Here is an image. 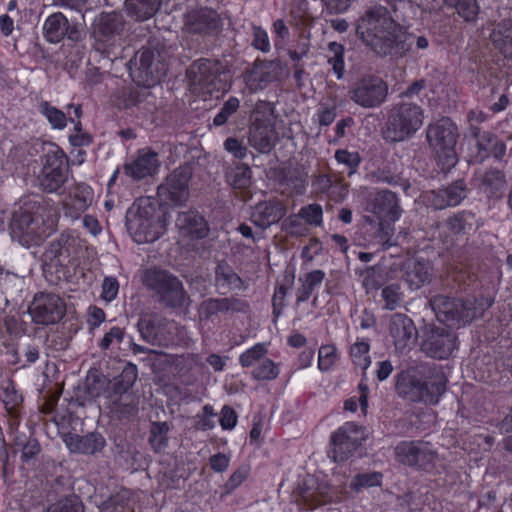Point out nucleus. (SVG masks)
Masks as SVG:
<instances>
[{"instance_id": "ea45409f", "label": "nucleus", "mask_w": 512, "mask_h": 512, "mask_svg": "<svg viewBox=\"0 0 512 512\" xmlns=\"http://www.w3.org/2000/svg\"><path fill=\"white\" fill-rule=\"evenodd\" d=\"M382 478L383 476L380 472L359 473L351 480L350 488L354 492H359L363 489L377 487L381 485Z\"/></svg>"}, {"instance_id": "c756f323", "label": "nucleus", "mask_w": 512, "mask_h": 512, "mask_svg": "<svg viewBox=\"0 0 512 512\" xmlns=\"http://www.w3.org/2000/svg\"><path fill=\"white\" fill-rule=\"evenodd\" d=\"M176 225L183 235H189L193 238H203L208 233L205 219L195 211L180 213Z\"/></svg>"}, {"instance_id": "bf43d9fd", "label": "nucleus", "mask_w": 512, "mask_h": 512, "mask_svg": "<svg viewBox=\"0 0 512 512\" xmlns=\"http://www.w3.org/2000/svg\"><path fill=\"white\" fill-rule=\"evenodd\" d=\"M322 208L320 205L311 204L306 207H303L299 211V217L304 219L307 223L311 225H320L322 223Z\"/></svg>"}, {"instance_id": "39448f33", "label": "nucleus", "mask_w": 512, "mask_h": 512, "mask_svg": "<svg viewBox=\"0 0 512 512\" xmlns=\"http://www.w3.org/2000/svg\"><path fill=\"white\" fill-rule=\"evenodd\" d=\"M421 107L404 103L392 109L384 137L391 142H400L416 133L423 124Z\"/></svg>"}, {"instance_id": "a19ab883", "label": "nucleus", "mask_w": 512, "mask_h": 512, "mask_svg": "<svg viewBox=\"0 0 512 512\" xmlns=\"http://www.w3.org/2000/svg\"><path fill=\"white\" fill-rule=\"evenodd\" d=\"M338 360L337 348L332 344L322 345L318 352V369L330 371Z\"/></svg>"}, {"instance_id": "ddd939ff", "label": "nucleus", "mask_w": 512, "mask_h": 512, "mask_svg": "<svg viewBox=\"0 0 512 512\" xmlns=\"http://www.w3.org/2000/svg\"><path fill=\"white\" fill-rule=\"evenodd\" d=\"M387 95V86L379 78L365 77L355 84L351 98L363 107H374L381 104Z\"/></svg>"}, {"instance_id": "4468645a", "label": "nucleus", "mask_w": 512, "mask_h": 512, "mask_svg": "<svg viewBox=\"0 0 512 512\" xmlns=\"http://www.w3.org/2000/svg\"><path fill=\"white\" fill-rule=\"evenodd\" d=\"M395 454L399 462L409 466H425L436 458L432 446L424 442L403 441L395 447Z\"/></svg>"}, {"instance_id": "bb28decb", "label": "nucleus", "mask_w": 512, "mask_h": 512, "mask_svg": "<svg viewBox=\"0 0 512 512\" xmlns=\"http://www.w3.org/2000/svg\"><path fill=\"white\" fill-rule=\"evenodd\" d=\"M465 185L463 181H457L446 188L432 192L431 205L435 209H444L449 206H457L465 198Z\"/></svg>"}, {"instance_id": "72a5a7b5", "label": "nucleus", "mask_w": 512, "mask_h": 512, "mask_svg": "<svg viewBox=\"0 0 512 512\" xmlns=\"http://www.w3.org/2000/svg\"><path fill=\"white\" fill-rule=\"evenodd\" d=\"M159 0H126L125 6L128 14L136 20L151 18L159 7Z\"/></svg>"}, {"instance_id": "f257e3e1", "label": "nucleus", "mask_w": 512, "mask_h": 512, "mask_svg": "<svg viewBox=\"0 0 512 512\" xmlns=\"http://www.w3.org/2000/svg\"><path fill=\"white\" fill-rule=\"evenodd\" d=\"M400 26L387 8L376 6L366 11L360 19L357 32L361 39L377 54H389L395 48Z\"/></svg>"}, {"instance_id": "c85d7f7f", "label": "nucleus", "mask_w": 512, "mask_h": 512, "mask_svg": "<svg viewBox=\"0 0 512 512\" xmlns=\"http://www.w3.org/2000/svg\"><path fill=\"white\" fill-rule=\"evenodd\" d=\"M191 177L188 168L176 169L168 177V191L171 201L175 205H181L188 199V183Z\"/></svg>"}, {"instance_id": "c9c22d12", "label": "nucleus", "mask_w": 512, "mask_h": 512, "mask_svg": "<svg viewBox=\"0 0 512 512\" xmlns=\"http://www.w3.org/2000/svg\"><path fill=\"white\" fill-rule=\"evenodd\" d=\"M138 329L141 337L146 342L152 345L160 343V324L157 316L142 315L138 322Z\"/></svg>"}, {"instance_id": "dca6fc26", "label": "nucleus", "mask_w": 512, "mask_h": 512, "mask_svg": "<svg viewBox=\"0 0 512 512\" xmlns=\"http://www.w3.org/2000/svg\"><path fill=\"white\" fill-rule=\"evenodd\" d=\"M424 350L433 358L446 359L456 348V337L445 327H437L424 342Z\"/></svg>"}, {"instance_id": "774afa93", "label": "nucleus", "mask_w": 512, "mask_h": 512, "mask_svg": "<svg viewBox=\"0 0 512 512\" xmlns=\"http://www.w3.org/2000/svg\"><path fill=\"white\" fill-rule=\"evenodd\" d=\"M325 278V273L322 270H314L309 272L304 279H300L302 284L312 292L318 288Z\"/></svg>"}, {"instance_id": "f8f14e48", "label": "nucleus", "mask_w": 512, "mask_h": 512, "mask_svg": "<svg viewBox=\"0 0 512 512\" xmlns=\"http://www.w3.org/2000/svg\"><path fill=\"white\" fill-rule=\"evenodd\" d=\"M431 305L440 322L468 323L476 316L471 303L458 299L438 296L432 300Z\"/></svg>"}, {"instance_id": "8fccbe9b", "label": "nucleus", "mask_w": 512, "mask_h": 512, "mask_svg": "<svg viewBox=\"0 0 512 512\" xmlns=\"http://www.w3.org/2000/svg\"><path fill=\"white\" fill-rule=\"evenodd\" d=\"M118 292H119L118 280L113 276L104 277L102 284H101L100 298L106 303H111L112 301H114L117 298Z\"/></svg>"}, {"instance_id": "052dcab7", "label": "nucleus", "mask_w": 512, "mask_h": 512, "mask_svg": "<svg viewBox=\"0 0 512 512\" xmlns=\"http://www.w3.org/2000/svg\"><path fill=\"white\" fill-rule=\"evenodd\" d=\"M142 283L151 290L160 291V270L157 265L146 268L142 275Z\"/></svg>"}, {"instance_id": "37998d69", "label": "nucleus", "mask_w": 512, "mask_h": 512, "mask_svg": "<svg viewBox=\"0 0 512 512\" xmlns=\"http://www.w3.org/2000/svg\"><path fill=\"white\" fill-rule=\"evenodd\" d=\"M445 2L454 6L466 21H474L478 15L479 7L476 0H445Z\"/></svg>"}, {"instance_id": "6e6552de", "label": "nucleus", "mask_w": 512, "mask_h": 512, "mask_svg": "<svg viewBox=\"0 0 512 512\" xmlns=\"http://www.w3.org/2000/svg\"><path fill=\"white\" fill-rule=\"evenodd\" d=\"M54 221L44 223L38 216L22 213L11 223V237L24 247L40 244L53 232Z\"/></svg>"}, {"instance_id": "a878e982", "label": "nucleus", "mask_w": 512, "mask_h": 512, "mask_svg": "<svg viewBox=\"0 0 512 512\" xmlns=\"http://www.w3.org/2000/svg\"><path fill=\"white\" fill-rule=\"evenodd\" d=\"M403 277L411 290H418L430 281V265L424 260H408L404 265Z\"/></svg>"}, {"instance_id": "3c124183", "label": "nucleus", "mask_w": 512, "mask_h": 512, "mask_svg": "<svg viewBox=\"0 0 512 512\" xmlns=\"http://www.w3.org/2000/svg\"><path fill=\"white\" fill-rule=\"evenodd\" d=\"M239 100L236 97H230L221 108L220 112L214 117L213 123L215 126L224 125L229 117L233 115L239 108Z\"/></svg>"}, {"instance_id": "58836bf2", "label": "nucleus", "mask_w": 512, "mask_h": 512, "mask_svg": "<svg viewBox=\"0 0 512 512\" xmlns=\"http://www.w3.org/2000/svg\"><path fill=\"white\" fill-rule=\"evenodd\" d=\"M227 181L236 189L248 188L251 184V170L249 166L240 164L232 168L227 174Z\"/></svg>"}, {"instance_id": "6ab92c4d", "label": "nucleus", "mask_w": 512, "mask_h": 512, "mask_svg": "<svg viewBox=\"0 0 512 512\" xmlns=\"http://www.w3.org/2000/svg\"><path fill=\"white\" fill-rule=\"evenodd\" d=\"M153 53L149 49L138 51L131 62L130 76L138 86L152 87L157 80L153 74Z\"/></svg>"}, {"instance_id": "f3484780", "label": "nucleus", "mask_w": 512, "mask_h": 512, "mask_svg": "<svg viewBox=\"0 0 512 512\" xmlns=\"http://www.w3.org/2000/svg\"><path fill=\"white\" fill-rule=\"evenodd\" d=\"M367 209L379 220L396 221L401 216L399 200L395 193L388 190L377 192Z\"/></svg>"}, {"instance_id": "2eb2a0df", "label": "nucleus", "mask_w": 512, "mask_h": 512, "mask_svg": "<svg viewBox=\"0 0 512 512\" xmlns=\"http://www.w3.org/2000/svg\"><path fill=\"white\" fill-rule=\"evenodd\" d=\"M22 331L20 323L14 317L0 318V355H6L10 364H17V339Z\"/></svg>"}, {"instance_id": "5fc2aeb1", "label": "nucleus", "mask_w": 512, "mask_h": 512, "mask_svg": "<svg viewBox=\"0 0 512 512\" xmlns=\"http://www.w3.org/2000/svg\"><path fill=\"white\" fill-rule=\"evenodd\" d=\"M359 389H360V396H359L358 400L354 397L349 398L348 400L345 401L344 408L347 411L355 412L357 410L358 404H359L363 414L365 415L367 413V409H368V388L363 383H361L359 385Z\"/></svg>"}, {"instance_id": "680f3d73", "label": "nucleus", "mask_w": 512, "mask_h": 512, "mask_svg": "<svg viewBox=\"0 0 512 512\" xmlns=\"http://www.w3.org/2000/svg\"><path fill=\"white\" fill-rule=\"evenodd\" d=\"M162 392L168 398V405H178L181 402H187L189 399L187 391L179 387L165 386Z\"/></svg>"}, {"instance_id": "473e14b6", "label": "nucleus", "mask_w": 512, "mask_h": 512, "mask_svg": "<svg viewBox=\"0 0 512 512\" xmlns=\"http://www.w3.org/2000/svg\"><path fill=\"white\" fill-rule=\"evenodd\" d=\"M301 499L310 509L329 503L332 500L330 487L326 484L307 486L301 492Z\"/></svg>"}, {"instance_id": "09e8293b", "label": "nucleus", "mask_w": 512, "mask_h": 512, "mask_svg": "<svg viewBox=\"0 0 512 512\" xmlns=\"http://www.w3.org/2000/svg\"><path fill=\"white\" fill-rule=\"evenodd\" d=\"M0 399L9 412H12L22 402V396L12 384L0 388Z\"/></svg>"}, {"instance_id": "aec40b11", "label": "nucleus", "mask_w": 512, "mask_h": 512, "mask_svg": "<svg viewBox=\"0 0 512 512\" xmlns=\"http://www.w3.org/2000/svg\"><path fill=\"white\" fill-rule=\"evenodd\" d=\"M389 331L397 350L409 347L416 337L414 323L404 314H395L391 317Z\"/></svg>"}, {"instance_id": "2f4dec72", "label": "nucleus", "mask_w": 512, "mask_h": 512, "mask_svg": "<svg viewBox=\"0 0 512 512\" xmlns=\"http://www.w3.org/2000/svg\"><path fill=\"white\" fill-rule=\"evenodd\" d=\"M168 306L180 307L185 302L181 282L174 276L162 271V303Z\"/></svg>"}, {"instance_id": "393cba45", "label": "nucleus", "mask_w": 512, "mask_h": 512, "mask_svg": "<svg viewBox=\"0 0 512 512\" xmlns=\"http://www.w3.org/2000/svg\"><path fill=\"white\" fill-rule=\"evenodd\" d=\"M64 443L72 453L94 454L104 447L105 440L98 433H89L85 436L68 434L64 437Z\"/></svg>"}, {"instance_id": "412c9836", "label": "nucleus", "mask_w": 512, "mask_h": 512, "mask_svg": "<svg viewBox=\"0 0 512 512\" xmlns=\"http://www.w3.org/2000/svg\"><path fill=\"white\" fill-rule=\"evenodd\" d=\"M286 214L285 205L277 200L258 203L252 212V222L260 228H268L279 222Z\"/></svg>"}, {"instance_id": "a211bd4d", "label": "nucleus", "mask_w": 512, "mask_h": 512, "mask_svg": "<svg viewBox=\"0 0 512 512\" xmlns=\"http://www.w3.org/2000/svg\"><path fill=\"white\" fill-rule=\"evenodd\" d=\"M93 201V190L85 184L73 187L63 199L64 214L71 219H78Z\"/></svg>"}, {"instance_id": "f704fd0d", "label": "nucleus", "mask_w": 512, "mask_h": 512, "mask_svg": "<svg viewBox=\"0 0 512 512\" xmlns=\"http://www.w3.org/2000/svg\"><path fill=\"white\" fill-rule=\"evenodd\" d=\"M477 148L479 150V159H484L489 154L500 159L506 152V146L502 141H499L496 137L490 133H484L480 136L477 141Z\"/></svg>"}, {"instance_id": "7ed1b4c3", "label": "nucleus", "mask_w": 512, "mask_h": 512, "mask_svg": "<svg viewBox=\"0 0 512 512\" xmlns=\"http://www.w3.org/2000/svg\"><path fill=\"white\" fill-rule=\"evenodd\" d=\"M447 379L443 374L423 377L415 372H402L396 384L398 394L413 402L437 404L446 391Z\"/></svg>"}, {"instance_id": "20e7f679", "label": "nucleus", "mask_w": 512, "mask_h": 512, "mask_svg": "<svg viewBox=\"0 0 512 512\" xmlns=\"http://www.w3.org/2000/svg\"><path fill=\"white\" fill-rule=\"evenodd\" d=\"M457 136L456 126L446 117L431 123L427 128L428 143L443 170L454 167L458 161L455 150Z\"/></svg>"}, {"instance_id": "69168bd1", "label": "nucleus", "mask_w": 512, "mask_h": 512, "mask_svg": "<svg viewBox=\"0 0 512 512\" xmlns=\"http://www.w3.org/2000/svg\"><path fill=\"white\" fill-rule=\"evenodd\" d=\"M224 148L227 152L231 153L235 158L242 159L247 154L246 147L236 138L229 137L224 142Z\"/></svg>"}, {"instance_id": "423d86ee", "label": "nucleus", "mask_w": 512, "mask_h": 512, "mask_svg": "<svg viewBox=\"0 0 512 512\" xmlns=\"http://www.w3.org/2000/svg\"><path fill=\"white\" fill-rule=\"evenodd\" d=\"M85 245L81 238L72 233H63L52 241L43 253L44 270L64 268L73 264Z\"/></svg>"}, {"instance_id": "5701e85b", "label": "nucleus", "mask_w": 512, "mask_h": 512, "mask_svg": "<svg viewBox=\"0 0 512 512\" xmlns=\"http://www.w3.org/2000/svg\"><path fill=\"white\" fill-rule=\"evenodd\" d=\"M43 35L45 39L53 44L61 42L65 36L71 40H76L74 31L69 26L68 19L61 12L49 15L43 24Z\"/></svg>"}, {"instance_id": "6e6d98bb", "label": "nucleus", "mask_w": 512, "mask_h": 512, "mask_svg": "<svg viewBox=\"0 0 512 512\" xmlns=\"http://www.w3.org/2000/svg\"><path fill=\"white\" fill-rule=\"evenodd\" d=\"M335 159L339 164L346 165L350 169L349 174H353L356 171L361 161L357 152H350L345 149L337 150Z\"/></svg>"}, {"instance_id": "4d7b16f0", "label": "nucleus", "mask_w": 512, "mask_h": 512, "mask_svg": "<svg viewBox=\"0 0 512 512\" xmlns=\"http://www.w3.org/2000/svg\"><path fill=\"white\" fill-rule=\"evenodd\" d=\"M493 41L506 57L512 58V26L502 32H494Z\"/></svg>"}, {"instance_id": "c03bdc74", "label": "nucleus", "mask_w": 512, "mask_h": 512, "mask_svg": "<svg viewBox=\"0 0 512 512\" xmlns=\"http://www.w3.org/2000/svg\"><path fill=\"white\" fill-rule=\"evenodd\" d=\"M381 297L385 303V309H396L402 301V293L400 286L398 284H390L385 286L381 291Z\"/></svg>"}, {"instance_id": "49530a36", "label": "nucleus", "mask_w": 512, "mask_h": 512, "mask_svg": "<svg viewBox=\"0 0 512 512\" xmlns=\"http://www.w3.org/2000/svg\"><path fill=\"white\" fill-rule=\"evenodd\" d=\"M252 375L257 380H273L279 375V368L272 360L264 359L254 368Z\"/></svg>"}, {"instance_id": "864d4df0", "label": "nucleus", "mask_w": 512, "mask_h": 512, "mask_svg": "<svg viewBox=\"0 0 512 512\" xmlns=\"http://www.w3.org/2000/svg\"><path fill=\"white\" fill-rule=\"evenodd\" d=\"M215 416L213 407L209 404L205 405L202 412L195 416V427L203 431L212 429L215 426Z\"/></svg>"}, {"instance_id": "9b49d317", "label": "nucleus", "mask_w": 512, "mask_h": 512, "mask_svg": "<svg viewBox=\"0 0 512 512\" xmlns=\"http://www.w3.org/2000/svg\"><path fill=\"white\" fill-rule=\"evenodd\" d=\"M29 314L36 324H54L58 322L64 314V303L62 299L55 294L39 293L35 295L29 306Z\"/></svg>"}, {"instance_id": "e433bc0d", "label": "nucleus", "mask_w": 512, "mask_h": 512, "mask_svg": "<svg viewBox=\"0 0 512 512\" xmlns=\"http://www.w3.org/2000/svg\"><path fill=\"white\" fill-rule=\"evenodd\" d=\"M326 58L328 63L332 66L337 79H341L345 71L344 46L337 42H330L328 44Z\"/></svg>"}, {"instance_id": "a18cd8bd", "label": "nucleus", "mask_w": 512, "mask_h": 512, "mask_svg": "<svg viewBox=\"0 0 512 512\" xmlns=\"http://www.w3.org/2000/svg\"><path fill=\"white\" fill-rule=\"evenodd\" d=\"M267 354V346L257 343L239 356V362L243 367H250L261 360Z\"/></svg>"}, {"instance_id": "13d9d810", "label": "nucleus", "mask_w": 512, "mask_h": 512, "mask_svg": "<svg viewBox=\"0 0 512 512\" xmlns=\"http://www.w3.org/2000/svg\"><path fill=\"white\" fill-rule=\"evenodd\" d=\"M230 308V302L227 298L209 299L204 301L200 307V313L205 316L213 315L217 312L225 311Z\"/></svg>"}, {"instance_id": "79ce46f5", "label": "nucleus", "mask_w": 512, "mask_h": 512, "mask_svg": "<svg viewBox=\"0 0 512 512\" xmlns=\"http://www.w3.org/2000/svg\"><path fill=\"white\" fill-rule=\"evenodd\" d=\"M40 110L53 129L62 130L66 127L67 118L61 110L51 106L48 102H43L40 105Z\"/></svg>"}, {"instance_id": "7c9ffc66", "label": "nucleus", "mask_w": 512, "mask_h": 512, "mask_svg": "<svg viewBox=\"0 0 512 512\" xmlns=\"http://www.w3.org/2000/svg\"><path fill=\"white\" fill-rule=\"evenodd\" d=\"M23 286V278L0 267V310L7 306L9 298L17 297Z\"/></svg>"}, {"instance_id": "9d476101", "label": "nucleus", "mask_w": 512, "mask_h": 512, "mask_svg": "<svg viewBox=\"0 0 512 512\" xmlns=\"http://www.w3.org/2000/svg\"><path fill=\"white\" fill-rule=\"evenodd\" d=\"M367 438L364 427L346 422L331 436L332 457L336 462L347 460Z\"/></svg>"}, {"instance_id": "b1692460", "label": "nucleus", "mask_w": 512, "mask_h": 512, "mask_svg": "<svg viewBox=\"0 0 512 512\" xmlns=\"http://www.w3.org/2000/svg\"><path fill=\"white\" fill-rule=\"evenodd\" d=\"M158 166V154L150 149H142L131 163L125 165V172L134 179L140 180L152 175Z\"/></svg>"}, {"instance_id": "4be33fe9", "label": "nucleus", "mask_w": 512, "mask_h": 512, "mask_svg": "<svg viewBox=\"0 0 512 512\" xmlns=\"http://www.w3.org/2000/svg\"><path fill=\"white\" fill-rule=\"evenodd\" d=\"M122 27V17L118 13H102L92 24L93 36L97 42L106 43L117 35Z\"/></svg>"}, {"instance_id": "0e129e2a", "label": "nucleus", "mask_w": 512, "mask_h": 512, "mask_svg": "<svg viewBox=\"0 0 512 512\" xmlns=\"http://www.w3.org/2000/svg\"><path fill=\"white\" fill-rule=\"evenodd\" d=\"M123 336V330L120 327L114 326L104 335L100 347L106 350L113 344H120L123 340Z\"/></svg>"}, {"instance_id": "e2e57ef3", "label": "nucleus", "mask_w": 512, "mask_h": 512, "mask_svg": "<svg viewBox=\"0 0 512 512\" xmlns=\"http://www.w3.org/2000/svg\"><path fill=\"white\" fill-rule=\"evenodd\" d=\"M253 46L262 51L268 52L270 51V41L266 30L261 27L255 26L253 27Z\"/></svg>"}, {"instance_id": "4c0bfd02", "label": "nucleus", "mask_w": 512, "mask_h": 512, "mask_svg": "<svg viewBox=\"0 0 512 512\" xmlns=\"http://www.w3.org/2000/svg\"><path fill=\"white\" fill-rule=\"evenodd\" d=\"M369 352L370 344L364 339L357 340L350 348V356L353 363L364 372L370 367L372 362Z\"/></svg>"}, {"instance_id": "f03ea898", "label": "nucleus", "mask_w": 512, "mask_h": 512, "mask_svg": "<svg viewBox=\"0 0 512 512\" xmlns=\"http://www.w3.org/2000/svg\"><path fill=\"white\" fill-rule=\"evenodd\" d=\"M160 199L152 196L138 198L127 214L128 233L138 244L154 242L159 237Z\"/></svg>"}, {"instance_id": "cd10ccee", "label": "nucleus", "mask_w": 512, "mask_h": 512, "mask_svg": "<svg viewBox=\"0 0 512 512\" xmlns=\"http://www.w3.org/2000/svg\"><path fill=\"white\" fill-rule=\"evenodd\" d=\"M276 139V133L273 126L267 122L255 121L249 134V144L261 153L271 150Z\"/></svg>"}, {"instance_id": "338daca9", "label": "nucleus", "mask_w": 512, "mask_h": 512, "mask_svg": "<svg viewBox=\"0 0 512 512\" xmlns=\"http://www.w3.org/2000/svg\"><path fill=\"white\" fill-rule=\"evenodd\" d=\"M220 425L224 430H232L237 424V415L234 410L224 406L220 413Z\"/></svg>"}, {"instance_id": "1a4fd4ad", "label": "nucleus", "mask_w": 512, "mask_h": 512, "mask_svg": "<svg viewBox=\"0 0 512 512\" xmlns=\"http://www.w3.org/2000/svg\"><path fill=\"white\" fill-rule=\"evenodd\" d=\"M187 77L191 93L203 100L222 88L216 77L215 64L210 60L195 61L189 67Z\"/></svg>"}, {"instance_id": "603ef678", "label": "nucleus", "mask_w": 512, "mask_h": 512, "mask_svg": "<svg viewBox=\"0 0 512 512\" xmlns=\"http://www.w3.org/2000/svg\"><path fill=\"white\" fill-rule=\"evenodd\" d=\"M46 512H83V506L78 498H65L49 506Z\"/></svg>"}, {"instance_id": "0eeeda50", "label": "nucleus", "mask_w": 512, "mask_h": 512, "mask_svg": "<svg viewBox=\"0 0 512 512\" xmlns=\"http://www.w3.org/2000/svg\"><path fill=\"white\" fill-rule=\"evenodd\" d=\"M68 159L64 151L51 144L43 156V167L38 176L41 188L56 192L67 180Z\"/></svg>"}, {"instance_id": "de8ad7c7", "label": "nucleus", "mask_w": 512, "mask_h": 512, "mask_svg": "<svg viewBox=\"0 0 512 512\" xmlns=\"http://www.w3.org/2000/svg\"><path fill=\"white\" fill-rule=\"evenodd\" d=\"M315 190L318 192L329 191L331 194H335L338 190V200H341L346 195V187L343 184L332 185L331 179L326 175L319 176L313 183Z\"/></svg>"}]
</instances>
